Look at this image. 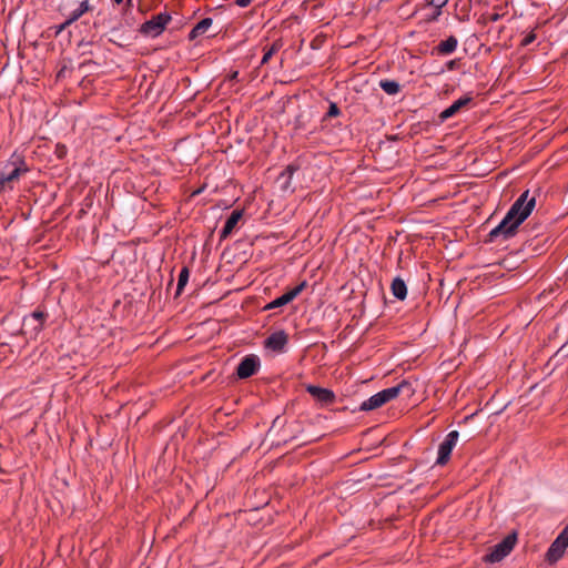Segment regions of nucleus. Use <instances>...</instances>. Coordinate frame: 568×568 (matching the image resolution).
Listing matches in <instances>:
<instances>
[{"label":"nucleus","mask_w":568,"mask_h":568,"mask_svg":"<svg viewBox=\"0 0 568 568\" xmlns=\"http://www.w3.org/2000/svg\"><path fill=\"white\" fill-rule=\"evenodd\" d=\"M258 367L260 358L256 355H247L240 362L236 374L240 378L244 379L255 374Z\"/></svg>","instance_id":"nucleus-9"},{"label":"nucleus","mask_w":568,"mask_h":568,"mask_svg":"<svg viewBox=\"0 0 568 568\" xmlns=\"http://www.w3.org/2000/svg\"><path fill=\"white\" fill-rule=\"evenodd\" d=\"M535 205L536 199L529 196L528 190L525 191L510 206L501 222L489 232L490 240H508L514 236L518 226L531 214Z\"/></svg>","instance_id":"nucleus-1"},{"label":"nucleus","mask_w":568,"mask_h":568,"mask_svg":"<svg viewBox=\"0 0 568 568\" xmlns=\"http://www.w3.org/2000/svg\"><path fill=\"white\" fill-rule=\"evenodd\" d=\"M516 544V536L509 535L500 542L494 546L493 550L486 555V561L498 562L503 560L514 548Z\"/></svg>","instance_id":"nucleus-4"},{"label":"nucleus","mask_w":568,"mask_h":568,"mask_svg":"<svg viewBox=\"0 0 568 568\" xmlns=\"http://www.w3.org/2000/svg\"><path fill=\"white\" fill-rule=\"evenodd\" d=\"M390 290L393 295L400 301L405 300L407 296V286L399 277L393 280Z\"/></svg>","instance_id":"nucleus-15"},{"label":"nucleus","mask_w":568,"mask_h":568,"mask_svg":"<svg viewBox=\"0 0 568 568\" xmlns=\"http://www.w3.org/2000/svg\"><path fill=\"white\" fill-rule=\"evenodd\" d=\"M531 40H532V37L527 38V39L525 40V43L527 44V43H529Z\"/></svg>","instance_id":"nucleus-27"},{"label":"nucleus","mask_w":568,"mask_h":568,"mask_svg":"<svg viewBox=\"0 0 568 568\" xmlns=\"http://www.w3.org/2000/svg\"><path fill=\"white\" fill-rule=\"evenodd\" d=\"M307 392L321 402H331L334 398L333 392L314 385L307 386Z\"/></svg>","instance_id":"nucleus-14"},{"label":"nucleus","mask_w":568,"mask_h":568,"mask_svg":"<svg viewBox=\"0 0 568 568\" xmlns=\"http://www.w3.org/2000/svg\"><path fill=\"white\" fill-rule=\"evenodd\" d=\"M306 283L302 282L294 288L290 290L288 292L284 293L283 295L278 296L277 298L273 300L267 306V310L276 308L284 306L292 302L305 287Z\"/></svg>","instance_id":"nucleus-10"},{"label":"nucleus","mask_w":568,"mask_h":568,"mask_svg":"<svg viewBox=\"0 0 568 568\" xmlns=\"http://www.w3.org/2000/svg\"><path fill=\"white\" fill-rule=\"evenodd\" d=\"M169 21L170 17L159 14L153 19L144 22L141 27V32L148 37L155 38L163 32Z\"/></svg>","instance_id":"nucleus-8"},{"label":"nucleus","mask_w":568,"mask_h":568,"mask_svg":"<svg viewBox=\"0 0 568 568\" xmlns=\"http://www.w3.org/2000/svg\"><path fill=\"white\" fill-rule=\"evenodd\" d=\"M469 102H470V98H468V97L459 98L458 100H456L454 103H452L447 109H445L440 113V118L443 120H447L448 118L456 114L460 110V108H463L464 105H466Z\"/></svg>","instance_id":"nucleus-13"},{"label":"nucleus","mask_w":568,"mask_h":568,"mask_svg":"<svg viewBox=\"0 0 568 568\" xmlns=\"http://www.w3.org/2000/svg\"><path fill=\"white\" fill-rule=\"evenodd\" d=\"M456 65V61L452 60L447 63L448 69L453 70Z\"/></svg>","instance_id":"nucleus-26"},{"label":"nucleus","mask_w":568,"mask_h":568,"mask_svg":"<svg viewBox=\"0 0 568 568\" xmlns=\"http://www.w3.org/2000/svg\"><path fill=\"white\" fill-rule=\"evenodd\" d=\"M211 18H204L200 22H197L194 28L190 32V39H195L196 37L203 34L209 28L212 26Z\"/></svg>","instance_id":"nucleus-17"},{"label":"nucleus","mask_w":568,"mask_h":568,"mask_svg":"<svg viewBox=\"0 0 568 568\" xmlns=\"http://www.w3.org/2000/svg\"><path fill=\"white\" fill-rule=\"evenodd\" d=\"M29 168L18 154H12L8 163L4 165L0 173V182L4 186L6 184L18 180L22 174L27 173Z\"/></svg>","instance_id":"nucleus-3"},{"label":"nucleus","mask_w":568,"mask_h":568,"mask_svg":"<svg viewBox=\"0 0 568 568\" xmlns=\"http://www.w3.org/2000/svg\"><path fill=\"white\" fill-rule=\"evenodd\" d=\"M406 386H407V383L402 382L400 384H398L396 386L385 388V389L372 395L366 400H364L361 404L359 409L364 410V412L376 409V408L383 406L384 404L388 403L389 400L396 398L400 394L402 389Z\"/></svg>","instance_id":"nucleus-2"},{"label":"nucleus","mask_w":568,"mask_h":568,"mask_svg":"<svg viewBox=\"0 0 568 568\" xmlns=\"http://www.w3.org/2000/svg\"><path fill=\"white\" fill-rule=\"evenodd\" d=\"M339 114V110L335 103H331L328 108L327 115L328 116H336Z\"/></svg>","instance_id":"nucleus-24"},{"label":"nucleus","mask_w":568,"mask_h":568,"mask_svg":"<svg viewBox=\"0 0 568 568\" xmlns=\"http://www.w3.org/2000/svg\"><path fill=\"white\" fill-rule=\"evenodd\" d=\"M123 0H114L115 3L120 4Z\"/></svg>","instance_id":"nucleus-28"},{"label":"nucleus","mask_w":568,"mask_h":568,"mask_svg":"<svg viewBox=\"0 0 568 568\" xmlns=\"http://www.w3.org/2000/svg\"><path fill=\"white\" fill-rule=\"evenodd\" d=\"M253 0H235V3L241 7L245 8L247 7Z\"/></svg>","instance_id":"nucleus-25"},{"label":"nucleus","mask_w":568,"mask_h":568,"mask_svg":"<svg viewBox=\"0 0 568 568\" xmlns=\"http://www.w3.org/2000/svg\"><path fill=\"white\" fill-rule=\"evenodd\" d=\"M189 280V271L187 268H183L179 274V281H178V290L176 293L180 294L183 287L186 285Z\"/></svg>","instance_id":"nucleus-23"},{"label":"nucleus","mask_w":568,"mask_h":568,"mask_svg":"<svg viewBox=\"0 0 568 568\" xmlns=\"http://www.w3.org/2000/svg\"><path fill=\"white\" fill-rule=\"evenodd\" d=\"M295 171V168L293 165H288L286 170L281 174V179H285V182L283 183V189L288 190L291 187L290 180Z\"/></svg>","instance_id":"nucleus-22"},{"label":"nucleus","mask_w":568,"mask_h":568,"mask_svg":"<svg viewBox=\"0 0 568 568\" xmlns=\"http://www.w3.org/2000/svg\"><path fill=\"white\" fill-rule=\"evenodd\" d=\"M88 10H89V3L87 0H84L79 4V7L75 10L72 11L71 17L68 22L78 20Z\"/></svg>","instance_id":"nucleus-20"},{"label":"nucleus","mask_w":568,"mask_h":568,"mask_svg":"<svg viewBox=\"0 0 568 568\" xmlns=\"http://www.w3.org/2000/svg\"><path fill=\"white\" fill-rule=\"evenodd\" d=\"M379 87L382 88V90L389 94V95H395L399 92L400 90V85L397 81H394V80H382L379 82Z\"/></svg>","instance_id":"nucleus-18"},{"label":"nucleus","mask_w":568,"mask_h":568,"mask_svg":"<svg viewBox=\"0 0 568 568\" xmlns=\"http://www.w3.org/2000/svg\"><path fill=\"white\" fill-rule=\"evenodd\" d=\"M286 344L287 335L284 331L271 334L265 341V346L274 352H283Z\"/></svg>","instance_id":"nucleus-11"},{"label":"nucleus","mask_w":568,"mask_h":568,"mask_svg":"<svg viewBox=\"0 0 568 568\" xmlns=\"http://www.w3.org/2000/svg\"><path fill=\"white\" fill-rule=\"evenodd\" d=\"M282 48V43L280 41H275L264 53L261 64H265L270 61V59L280 51Z\"/></svg>","instance_id":"nucleus-19"},{"label":"nucleus","mask_w":568,"mask_h":568,"mask_svg":"<svg viewBox=\"0 0 568 568\" xmlns=\"http://www.w3.org/2000/svg\"><path fill=\"white\" fill-rule=\"evenodd\" d=\"M457 45H458L457 38H455L454 36H450L437 45V51L440 54H450L457 49Z\"/></svg>","instance_id":"nucleus-16"},{"label":"nucleus","mask_w":568,"mask_h":568,"mask_svg":"<svg viewBox=\"0 0 568 568\" xmlns=\"http://www.w3.org/2000/svg\"><path fill=\"white\" fill-rule=\"evenodd\" d=\"M43 318L44 314L39 311L24 316L21 327L23 334L29 335L30 337L37 336L38 333L42 329Z\"/></svg>","instance_id":"nucleus-7"},{"label":"nucleus","mask_w":568,"mask_h":568,"mask_svg":"<svg viewBox=\"0 0 568 568\" xmlns=\"http://www.w3.org/2000/svg\"><path fill=\"white\" fill-rule=\"evenodd\" d=\"M241 217H242V211L235 210L231 213V215L227 217L223 229L221 230L222 239L227 237L233 232V230L237 225Z\"/></svg>","instance_id":"nucleus-12"},{"label":"nucleus","mask_w":568,"mask_h":568,"mask_svg":"<svg viewBox=\"0 0 568 568\" xmlns=\"http://www.w3.org/2000/svg\"><path fill=\"white\" fill-rule=\"evenodd\" d=\"M568 547V525L561 530V532L557 536V538L550 545L546 557L550 562H556L559 560L565 554L566 548Z\"/></svg>","instance_id":"nucleus-5"},{"label":"nucleus","mask_w":568,"mask_h":568,"mask_svg":"<svg viewBox=\"0 0 568 568\" xmlns=\"http://www.w3.org/2000/svg\"><path fill=\"white\" fill-rule=\"evenodd\" d=\"M458 437L459 434L457 430H452L446 435L443 443L438 446L437 465H445L448 462L452 450L458 442Z\"/></svg>","instance_id":"nucleus-6"},{"label":"nucleus","mask_w":568,"mask_h":568,"mask_svg":"<svg viewBox=\"0 0 568 568\" xmlns=\"http://www.w3.org/2000/svg\"><path fill=\"white\" fill-rule=\"evenodd\" d=\"M449 0H430L429 4L434 6L436 8V11L434 16L432 17V20H437V18L442 14V8L447 4Z\"/></svg>","instance_id":"nucleus-21"}]
</instances>
